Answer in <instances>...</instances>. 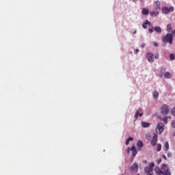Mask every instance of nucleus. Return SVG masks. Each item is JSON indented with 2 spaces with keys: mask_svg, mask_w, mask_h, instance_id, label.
<instances>
[{
  "mask_svg": "<svg viewBox=\"0 0 175 175\" xmlns=\"http://www.w3.org/2000/svg\"><path fill=\"white\" fill-rule=\"evenodd\" d=\"M151 125V123L147 122H142V128H148Z\"/></svg>",
  "mask_w": 175,
  "mask_h": 175,
  "instance_id": "dca6fc26",
  "label": "nucleus"
},
{
  "mask_svg": "<svg viewBox=\"0 0 175 175\" xmlns=\"http://www.w3.org/2000/svg\"><path fill=\"white\" fill-rule=\"evenodd\" d=\"M133 140V137H130L129 138H128L126 140V146H128L129 145V142Z\"/></svg>",
  "mask_w": 175,
  "mask_h": 175,
  "instance_id": "5701e85b",
  "label": "nucleus"
},
{
  "mask_svg": "<svg viewBox=\"0 0 175 175\" xmlns=\"http://www.w3.org/2000/svg\"><path fill=\"white\" fill-rule=\"evenodd\" d=\"M156 161H157V164L159 165V163H161V162H162V159L159 158Z\"/></svg>",
  "mask_w": 175,
  "mask_h": 175,
  "instance_id": "c756f323",
  "label": "nucleus"
},
{
  "mask_svg": "<svg viewBox=\"0 0 175 175\" xmlns=\"http://www.w3.org/2000/svg\"><path fill=\"white\" fill-rule=\"evenodd\" d=\"M154 166H155V163H154V162H151L149 163L148 167H145L144 172L146 173V175L154 174Z\"/></svg>",
  "mask_w": 175,
  "mask_h": 175,
  "instance_id": "f257e3e1",
  "label": "nucleus"
},
{
  "mask_svg": "<svg viewBox=\"0 0 175 175\" xmlns=\"http://www.w3.org/2000/svg\"><path fill=\"white\" fill-rule=\"evenodd\" d=\"M163 131H165V124H163V123H159L157 128H156V131L161 135Z\"/></svg>",
  "mask_w": 175,
  "mask_h": 175,
  "instance_id": "20e7f679",
  "label": "nucleus"
},
{
  "mask_svg": "<svg viewBox=\"0 0 175 175\" xmlns=\"http://www.w3.org/2000/svg\"><path fill=\"white\" fill-rule=\"evenodd\" d=\"M154 29L156 32H158V33H161L162 32V29L161 27L157 26L154 28Z\"/></svg>",
  "mask_w": 175,
  "mask_h": 175,
  "instance_id": "6ab92c4d",
  "label": "nucleus"
},
{
  "mask_svg": "<svg viewBox=\"0 0 175 175\" xmlns=\"http://www.w3.org/2000/svg\"><path fill=\"white\" fill-rule=\"evenodd\" d=\"M133 2H136V1H137V0H133Z\"/></svg>",
  "mask_w": 175,
  "mask_h": 175,
  "instance_id": "4c0bfd02",
  "label": "nucleus"
},
{
  "mask_svg": "<svg viewBox=\"0 0 175 175\" xmlns=\"http://www.w3.org/2000/svg\"><path fill=\"white\" fill-rule=\"evenodd\" d=\"M162 158H163V159H165V161H167V157H166V155L163 154Z\"/></svg>",
  "mask_w": 175,
  "mask_h": 175,
  "instance_id": "72a5a7b5",
  "label": "nucleus"
},
{
  "mask_svg": "<svg viewBox=\"0 0 175 175\" xmlns=\"http://www.w3.org/2000/svg\"><path fill=\"white\" fill-rule=\"evenodd\" d=\"M174 32L175 33V30H174Z\"/></svg>",
  "mask_w": 175,
  "mask_h": 175,
  "instance_id": "ea45409f",
  "label": "nucleus"
},
{
  "mask_svg": "<svg viewBox=\"0 0 175 175\" xmlns=\"http://www.w3.org/2000/svg\"><path fill=\"white\" fill-rule=\"evenodd\" d=\"M142 14L144 16H148L149 12H148V10H147V8H143L142 9Z\"/></svg>",
  "mask_w": 175,
  "mask_h": 175,
  "instance_id": "a211bd4d",
  "label": "nucleus"
},
{
  "mask_svg": "<svg viewBox=\"0 0 175 175\" xmlns=\"http://www.w3.org/2000/svg\"><path fill=\"white\" fill-rule=\"evenodd\" d=\"M170 58L171 61H174V59H175L174 54H170Z\"/></svg>",
  "mask_w": 175,
  "mask_h": 175,
  "instance_id": "bb28decb",
  "label": "nucleus"
},
{
  "mask_svg": "<svg viewBox=\"0 0 175 175\" xmlns=\"http://www.w3.org/2000/svg\"><path fill=\"white\" fill-rule=\"evenodd\" d=\"M137 175H140V174H137Z\"/></svg>",
  "mask_w": 175,
  "mask_h": 175,
  "instance_id": "a19ab883",
  "label": "nucleus"
},
{
  "mask_svg": "<svg viewBox=\"0 0 175 175\" xmlns=\"http://www.w3.org/2000/svg\"><path fill=\"white\" fill-rule=\"evenodd\" d=\"M172 128H175V120H173L172 122Z\"/></svg>",
  "mask_w": 175,
  "mask_h": 175,
  "instance_id": "7c9ffc66",
  "label": "nucleus"
},
{
  "mask_svg": "<svg viewBox=\"0 0 175 175\" xmlns=\"http://www.w3.org/2000/svg\"><path fill=\"white\" fill-rule=\"evenodd\" d=\"M142 111V108L138 109L136 111V113L135 114V119L137 120V117H142L143 116V113H140Z\"/></svg>",
  "mask_w": 175,
  "mask_h": 175,
  "instance_id": "9b49d317",
  "label": "nucleus"
},
{
  "mask_svg": "<svg viewBox=\"0 0 175 175\" xmlns=\"http://www.w3.org/2000/svg\"><path fill=\"white\" fill-rule=\"evenodd\" d=\"M131 151L133 152L132 154H133V157H136V155H137V150H136V146H133L131 148H128L127 149V152H131Z\"/></svg>",
  "mask_w": 175,
  "mask_h": 175,
  "instance_id": "0eeeda50",
  "label": "nucleus"
},
{
  "mask_svg": "<svg viewBox=\"0 0 175 175\" xmlns=\"http://www.w3.org/2000/svg\"><path fill=\"white\" fill-rule=\"evenodd\" d=\"M161 150H162V145L161 144H158L157 147V151L159 152L161 151Z\"/></svg>",
  "mask_w": 175,
  "mask_h": 175,
  "instance_id": "a878e982",
  "label": "nucleus"
},
{
  "mask_svg": "<svg viewBox=\"0 0 175 175\" xmlns=\"http://www.w3.org/2000/svg\"><path fill=\"white\" fill-rule=\"evenodd\" d=\"M174 7H170V8H167V7H163L162 8V12L163 13H164L165 14H169V12H174Z\"/></svg>",
  "mask_w": 175,
  "mask_h": 175,
  "instance_id": "423d86ee",
  "label": "nucleus"
},
{
  "mask_svg": "<svg viewBox=\"0 0 175 175\" xmlns=\"http://www.w3.org/2000/svg\"><path fill=\"white\" fill-rule=\"evenodd\" d=\"M167 157H168V158H170V157H172V153L168 152Z\"/></svg>",
  "mask_w": 175,
  "mask_h": 175,
  "instance_id": "f704fd0d",
  "label": "nucleus"
},
{
  "mask_svg": "<svg viewBox=\"0 0 175 175\" xmlns=\"http://www.w3.org/2000/svg\"><path fill=\"white\" fill-rule=\"evenodd\" d=\"M171 113H172V116H174V117H175V106L174 107V108L172 109H171Z\"/></svg>",
  "mask_w": 175,
  "mask_h": 175,
  "instance_id": "cd10ccee",
  "label": "nucleus"
},
{
  "mask_svg": "<svg viewBox=\"0 0 175 175\" xmlns=\"http://www.w3.org/2000/svg\"><path fill=\"white\" fill-rule=\"evenodd\" d=\"M137 53H139V49H135V50L134 51V53H135V54H137Z\"/></svg>",
  "mask_w": 175,
  "mask_h": 175,
  "instance_id": "c9c22d12",
  "label": "nucleus"
},
{
  "mask_svg": "<svg viewBox=\"0 0 175 175\" xmlns=\"http://www.w3.org/2000/svg\"><path fill=\"white\" fill-rule=\"evenodd\" d=\"M137 146L139 147V148H142L143 147V142L141 140L138 141Z\"/></svg>",
  "mask_w": 175,
  "mask_h": 175,
  "instance_id": "4be33fe9",
  "label": "nucleus"
},
{
  "mask_svg": "<svg viewBox=\"0 0 175 175\" xmlns=\"http://www.w3.org/2000/svg\"><path fill=\"white\" fill-rule=\"evenodd\" d=\"M145 46H146V44L142 43V44H141V47L144 48V47H145Z\"/></svg>",
  "mask_w": 175,
  "mask_h": 175,
  "instance_id": "e433bc0d",
  "label": "nucleus"
},
{
  "mask_svg": "<svg viewBox=\"0 0 175 175\" xmlns=\"http://www.w3.org/2000/svg\"><path fill=\"white\" fill-rule=\"evenodd\" d=\"M163 121L164 124H167V117H164L163 118Z\"/></svg>",
  "mask_w": 175,
  "mask_h": 175,
  "instance_id": "c85d7f7f",
  "label": "nucleus"
},
{
  "mask_svg": "<svg viewBox=\"0 0 175 175\" xmlns=\"http://www.w3.org/2000/svg\"><path fill=\"white\" fill-rule=\"evenodd\" d=\"M157 143H158V134H154L151 140V144L152 146H155Z\"/></svg>",
  "mask_w": 175,
  "mask_h": 175,
  "instance_id": "6e6552de",
  "label": "nucleus"
},
{
  "mask_svg": "<svg viewBox=\"0 0 175 175\" xmlns=\"http://www.w3.org/2000/svg\"><path fill=\"white\" fill-rule=\"evenodd\" d=\"M165 148V151L169 150V142H165L164 144Z\"/></svg>",
  "mask_w": 175,
  "mask_h": 175,
  "instance_id": "393cba45",
  "label": "nucleus"
},
{
  "mask_svg": "<svg viewBox=\"0 0 175 175\" xmlns=\"http://www.w3.org/2000/svg\"><path fill=\"white\" fill-rule=\"evenodd\" d=\"M161 170L163 171V175H172L169 167L166 164H163V165L161 166Z\"/></svg>",
  "mask_w": 175,
  "mask_h": 175,
  "instance_id": "7ed1b4c3",
  "label": "nucleus"
},
{
  "mask_svg": "<svg viewBox=\"0 0 175 175\" xmlns=\"http://www.w3.org/2000/svg\"><path fill=\"white\" fill-rule=\"evenodd\" d=\"M158 98H159V93L157 91H154L153 92V98L158 99Z\"/></svg>",
  "mask_w": 175,
  "mask_h": 175,
  "instance_id": "aec40b11",
  "label": "nucleus"
},
{
  "mask_svg": "<svg viewBox=\"0 0 175 175\" xmlns=\"http://www.w3.org/2000/svg\"><path fill=\"white\" fill-rule=\"evenodd\" d=\"M146 57L149 62H151V63L154 62V54L151 53H148L146 54Z\"/></svg>",
  "mask_w": 175,
  "mask_h": 175,
  "instance_id": "1a4fd4ad",
  "label": "nucleus"
},
{
  "mask_svg": "<svg viewBox=\"0 0 175 175\" xmlns=\"http://www.w3.org/2000/svg\"><path fill=\"white\" fill-rule=\"evenodd\" d=\"M154 10H161V2L156 1L154 3Z\"/></svg>",
  "mask_w": 175,
  "mask_h": 175,
  "instance_id": "ddd939ff",
  "label": "nucleus"
},
{
  "mask_svg": "<svg viewBox=\"0 0 175 175\" xmlns=\"http://www.w3.org/2000/svg\"><path fill=\"white\" fill-rule=\"evenodd\" d=\"M153 44H154V47H159V44H158L157 42H154Z\"/></svg>",
  "mask_w": 175,
  "mask_h": 175,
  "instance_id": "473e14b6",
  "label": "nucleus"
},
{
  "mask_svg": "<svg viewBox=\"0 0 175 175\" xmlns=\"http://www.w3.org/2000/svg\"><path fill=\"white\" fill-rule=\"evenodd\" d=\"M165 79H172V74L170 72H166L164 74Z\"/></svg>",
  "mask_w": 175,
  "mask_h": 175,
  "instance_id": "f3484780",
  "label": "nucleus"
},
{
  "mask_svg": "<svg viewBox=\"0 0 175 175\" xmlns=\"http://www.w3.org/2000/svg\"><path fill=\"white\" fill-rule=\"evenodd\" d=\"M167 32H172V31H173V29H172V25H167Z\"/></svg>",
  "mask_w": 175,
  "mask_h": 175,
  "instance_id": "b1692460",
  "label": "nucleus"
},
{
  "mask_svg": "<svg viewBox=\"0 0 175 175\" xmlns=\"http://www.w3.org/2000/svg\"><path fill=\"white\" fill-rule=\"evenodd\" d=\"M149 33H152L154 32V25L150 23V28L148 29Z\"/></svg>",
  "mask_w": 175,
  "mask_h": 175,
  "instance_id": "412c9836",
  "label": "nucleus"
},
{
  "mask_svg": "<svg viewBox=\"0 0 175 175\" xmlns=\"http://www.w3.org/2000/svg\"><path fill=\"white\" fill-rule=\"evenodd\" d=\"M161 110V114H163V116L169 114V106H167V105H162Z\"/></svg>",
  "mask_w": 175,
  "mask_h": 175,
  "instance_id": "39448f33",
  "label": "nucleus"
},
{
  "mask_svg": "<svg viewBox=\"0 0 175 175\" xmlns=\"http://www.w3.org/2000/svg\"><path fill=\"white\" fill-rule=\"evenodd\" d=\"M154 58H155V59H158V58H159V54L157 53V54L154 55Z\"/></svg>",
  "mask_w": 175,
  "mask_h": 175,
  "instance_id": "2f4dec72",
  "label": "nucleus"
},
{
  "mask_svg": "<svg viewBox=\"0 0 175 175\" xmlns=\"http://www.w3.org/2000/svg\"><path fill=\"white\" fill-rule=\"evenodd\" d=\"M139 170V165L137 163H134L131 167H130L131 172H136Z\"/></svg>",
  "mask_w": 175,
  "mask_h": 175,
  "instance_id": "9d476101",
  "label": "nucleus"
},
{
  "mask_svg": "<svg viewBox=\"0 0 175 175\" xmlns=\"http://www.w3.org/2000/svg\"><path fill=\"white\" fill-rule=\"evenodd\" d=\"M162 167L160 169L159 167H155L154 172L157 175H162L163 174V171H162Z\"/></svg>",
  "mask_w": 175,
  "mask_h": 175,
  "instance_id": "f8f14e48",
  "label": "nucleus"
},
{
  "mask_svg": "<svg viewBox=\"0 0 175 175\" xmlns=\"http://www.w3.org/2000/svg\"><path fill=\"white\" fill-rule=\"evenodd\" d=\"M150 15L152 17H157V16H159V11L156 10V11L150 12Z\"/></svg>",
  "mask_w": 175,
  "mask_h": 175,
  "instance_id": "4468645a",
  "label": "nucleus"
},
{
  "mask_svg": "<svg viewBox=\"0 0 175 175\" xmlns=\"http://www.w3.org/2000/svg\"><path fill=\"white\" fill-rule=\"evenodd\" d=\"M173 136H175V132L173 133Z\"/></svg>",
  "mask_w": 175,
  "mask_h": 175,
  "instance_id": "58836bf2",
  "label": "nucleus"
},
{
  "mask_svg": "<svg viewBox=\"0 0 175 175\" xmlns=\"http://www.w3.org/2000/svg\"><path fill=\"white\" fill-rule=\"evenodd\" d=\"M163 43H169L170 44H173V35L172 33H167L163 37Z\"/></svg>",
  "mask_w": 175,
  "mask_h": 175,
  "instance_id": "f03ea898",
  "label": "nucleus"
},
{
  "mask_svg": "<svg viewBox=\"0 0 175 175\" xmlns=\"http://www.w3.org/2000/svg\"><path fill=\"white\" fill-rule=\"evenodd\" d=\"M151 25V22H149L148 20H146L142 25V27L144 29H147V25Z\"/></svg>",
  "mask_w": 175,
  "mask_h": 175,
  "instance_id": "2eb2a0df",
  "label": "nucleus"
}]
</instances>
